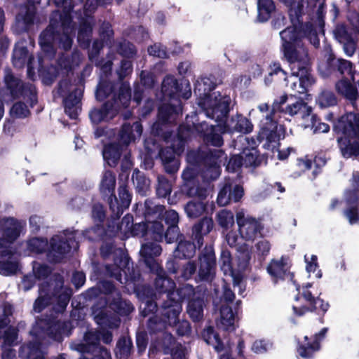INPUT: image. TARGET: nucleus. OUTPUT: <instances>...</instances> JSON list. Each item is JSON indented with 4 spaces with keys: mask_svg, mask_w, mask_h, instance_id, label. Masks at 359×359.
Returning a JSON list of instances; mask_svg holds the SVG:
<instances>
[{
    "mask_svg": "<svg viewBox=\"0 0 359 359\" xmlns=\"http://www.w3.org/2000/svg\"><path fill=\"white\" fill-rule=\"evenodd\" d=\"M63 278L60 275L54 276L50 282L43 281L39 285V297L34 304V311L41 312L46 306L53 304L55 312L45 318H37L29 333L32 340L20 347L19 356L23 359H45L42 346L47 345L50 339L62 341L65 337H69L72 330L70 321L63 319L72 290L63 285Z\"/></svg>",
    "mask_w": 359,
    "mask_h": 359,
    "instance_id": "1",
    "label": "nucleus"
},
{
    "mask_svg": "<svg viewBox=\"0 0 359 359\" xmlns=\"http://www.w3.org/2000/svg\"><path fill=\"white\" fill-rule=\"evenodd\" d=\"M320 34H323V27L310 22L292 25L280 32L283 54L290 63V71L294 73L311 71L308 50L302 40L306 39L317 48L320 45Z\"/></svg>",
    "mask_w": 359,
    "mask_h": 359,
    "instance_id": "2",
    "label": "nucleus"
},
{
    "mask_svg": "<svg viewBox=\"0 0 359 359\" xmlns=\"http://www.w3.org/2000/svg\"><path fill=\"white\" fill-rule=\"evenodd\" d=\"M57 7L62 8V13L55 11L52 13L49 26L40 34L39 44L43 53V58H39V68L43 65V60L54 57L55 50L53 43L58 41L59 46L67 50L72 45V36L75 27L72 24L71 11L73 9L72 0H54Z\"/></svg>",
    "mask_w": 359,
    "mask_h": 359,
    "instance_id": "3",
    "label": "nucleus"
},
{
    "mask_svg": "<svg viewBox=\"0 0 359 359\" xmlns=\"http://www.w3.org/2000/svg\"><path fill=\"white\" fill-rule=\"evenodd\" d=\"M114 84L102 78L95 93L98 100H103L113 94L111 100L104 103L100 107L94 108L89 112V117L94 124L109 122L114 118L121 109L127 108L131 100L129 84L123 83L117 92H114Z\"/></svg>",
    "mask_w": 359,
    "mask_h": 359,
    "instance_id": "4",
    "label": "nucleus"
},
{
    "mask_svg": "<svg viewBox=\"0 0 359 359\" xmlns=\"http://www.w3.org/2000/svg\"><path fill=\"white\" fill-rule=\"evenodd\" d=\"M161 90L165 97H168L170 102L163 104L158 109V121L152 127V131L157 135H161L162 124L171 123L176 121L182 114V103L180 97L189 99L191 95V88L188 82L178 83L177 79L172 76H166L163 82Z\"/></svg>",
    "mask_w": 359,
    "mask_h": 359,
    "instance_id": "5",
    "label": "nucleus"
},
{
    "mask_svg": "<svg viewBox=\"0 0 359 359\" xmlns=\"http://www.w3.org/2000/svg\"><path fill=\"white\" fill-rule=\"evenodd\" d=\"M100 253L104 259L111 255L114 264L104 266V275L113 277L121 284H129L137 281L140 275L133 267L130 258L121 248H116L112 243H104L100 248Z\"/></svg>",
    "mask_w": 359,
    "mask_h": 359,
    "instance_id": "6",
    "label": "nucleus"
},
{
    "mask_svg": "<svg viewBox=\"0 0 359 359\" xmlns=\"http://www.w3.org/2000/svg\"><path fill=\"white\" fill-rule=\"evenodd\" d=\"M337 142L345 158L359 155V114L348 113L342 116L334 128Z\"/></svg>",
    "mask_w": 359,
    "mask_h": 359,
    "instance_id": "7",
    "label": "nucleus"
},
{
    "mask_svg": "<svg viewBox=\"0 0 359 359\" xmlns=\"http://www.w3.org/2000/svg\"><path fill=\"white\" fill-rule=\"evenodd\" d=\"M142 133V126L140 122L136 121L133 125L123 124L118 135L121 145L116 143L105 145L102 151L104 160L109 166H116L121 156L122 147H127L132 142H135L137 138L140 137Z\"/></svg>",
    "mask_w": 359,
    "mask_h": 359,
    "instance_id": "8",
    "label": "nucleus"
},
{
    "mask_svg": "<svg viewBox=\"0 0 359 359\" xmlns=\"http://www.w3.org/2000/svg\"><path fill=\"white\" fill-rule=\"evenodd\" d=\"M4 83L6 90L1 89L0 95L5 100L6 94H8L13 99L22 97L29 102L30 107H33L37 102L35 86L32 83H24L9 69L4 71Z\"/></svg>",
    "mask_w": 359,
    "mask_h": 359,
    "instance_id": "9",
    "label": "nucleus"
},
{
    "mask_svg": "<svg viewBox=\"0 0 359 359\" xmlns=\"http://www.w3.org/2000/svg\"><path fill=\"white\" fill-rule=\"evenodd\" d=\"M189 126L181 125L178 128L177 140L172 147L161 149L159 151V157L165 168V171L169 174L177 172L180 168V162L175 155L180 154L184 149L185 141L191 135V131Z\"/></svg>",
    "mask_w": 359,
    "mask_h": 359,
    "instance_id": "10",
    "label": "nucleus"
},
{
    "mask_svg": "<svg viewBox=\"0 0 359 359\" xmlns=\"http://www.w3.org/2000/svg\"><path fill=\"white\" fill-rule=\"evenodd\" d=\"M313 288L312 283H306L303 285L302 289L297 287L299 292L295 297V304L292 306L294 313L301 316L309 311H321L325 313L330 305L328 302H325L318 297H316L317 292L313 293L310 289Z\"/></svg>",
    "mask_w": 359,
    "mask_h": 359,
    "instance_id": "11",
    "label": "nucleus"
},
{
    "mask_svg": "<svg viewBox=\"0 0 359 359\" xmlns=\"http://www.w3.org/2000/svg\"><path fill=\"white\" fill-rule=\"evenodd\" d=\"M231 102L229 95L214 92L212 97L206 98V100L198 101V105L203 110L207 117L220 124L223 123L230 111Z\"/></svg>",
    "mask_w": 359,
    "mask_h": 359,
    "instance_id": "12",
    "label": "nucleus"
},
{
    "mask_svg": "<svg viewBox=\"0 0 359 359\" xmlns=\"http://www.w3.org/2000/svg\"><path fill=\"white\" fill-rule=\"evenodd\" d=\"M271 116L272 113L263 115L257 140L264 149L273 151L278 147L280 140L284 138L285 131L283 126L274 121Z\"/></svg>",
    "mask_w": 359,
    "mask_h": 359,
    "instance_id": "13",
    "label": "nucleus"
},
{
    "mask_svg": "<svg viewBox=\"0 0 359 359\" xmlns=\"http://www.w3.org/2000/svg\"><path fill=\"white\" fill-rule=\"evenodd\" d=\"M78 231H65L62 234L55 235L50 241V248L47 253L49 262H59L72 249L78 248L76 241Z\"/></svg>",
    "mask_w": 359,
    "mask_h": 359,
    "instance_id": "14",
    "label": "nucleus"
},
{
    "mask_svg": "<svg viewBox=\"0 0 359 359\" xmlns=\"http://www.w3.org/2000/svg\"><path fill=\"white\" fill-rule=\"evenodd\" d=\"M57 93L63 97L65 113L72 118L76 119L81 110V99L83 95L81 87H76L67 80L59 83Z\"/></svg>",
    "mask_w": 359,
    "mask_h": 359,
    "instance_id": "15",
    "label": "nucleus"
},
{
    "mask_svg": "<svg viewBox=\"0 0 359 359\" xmlns=\"http://www.w3.org/2000/svg\"><path fill=\"white\" fill-rule=\"evenodd\" d=\"M167 299L161 306V314L163 316V322H158L157 318H150L148 322V329L151 332H161L165 327V323L168 325H175L178 320L180 314L182 311V304L179 300L166 297Z\"/></svg>",
    "mask_w": 359,
    "mask_h": 359,
    "instance_id": "16",
    "label": "nucleus"
},
{
    "mask_svg": "<svg viewBox=\"0 0 359 359\" xmlns=\"http://www.w3.org/2000/svg\"><path fill=\"white\" fill-rule=\"evenodd\" d=\"M201 166H203L201 175L204 180H215L220 175L219 164L226 157L221 149L199 150Z\"/></svg>",
    "mask_w": 359,
    "mask_h": 359,
    "instance_id": "17",
    "label": "nucleus"
},
{
    "mask_svg": "<svg viewBox=\"0 0 359 359\" xmlns=\"http://www.w3.org/2000/svg\"><path fill=\"white\" fill-rule=\"evenodd\" d=\"M198 269L196 281L210 283L215 277L216 257L213 248L205 246L198 256Z\"/></svg>",
    "mask_w": 359,
    "mask_h": 359,
    "instance_id": "18",
    "label": "nucleus"
},
{
    "mask_svg": "<svg viewBox=\"0 0 359 359\" xmlns=\"http://www.w3.org/2000/svg\"><path fill=\"white\" fill-rule=\"evenodd\" d=\"M236 222L241 237L246 241H253L263 229L261 223L256 218L245 215L243 210L236 213Z\"/></svg>",
    "mask_w": 359,
    "mask_h": 359,
    "instance_id": "19",
    "label": "nucleus"
},
{
    "mask_svg": "<svg viewBox=\"0 0 359 359\" xmlns=\"http://www.w3.org/2000/svg\"><path fill=\"white\" fill-rule=\"evenodd\" d=\"M12 313L13 306L8 303L0 307V339H4L1 347L11 348L18 344V330L15 328L11 327L5 331L2 330L10 323L8 318Z\"/></svg>",
    "mask_w": 359,
    "mask_h": 359,
    "instance_id": "20",
    "label": "nucleus"
},
{
    "mask_svg": "<svg viewBox=\"0 0 359 359\" xmlns=\"http://www.w3.org/2000/svg\"><path fill=\"white\" fill-rule=\"evenodd\" d=\"M243 194V187L238 184L234 179L227 177L219 191L217 202L219 205L225 206L231 201H239Z\"/></svg>",
    "mask_w": 359,
    "mask_h": 359,
    "instance_id": "21",
    "label": "nucleus"
},
{
    "mask_svg": "<svg viewBox=\"0 0 359 359\" xmlns=\"http://www.w3.org/2000/svg\"><path fill=\"white\" fill-rule=\"evenodd\" d=\"M83 343H72L70 345L71 349L76 351L78 352L84 353L98 351V354L95 355L93 358H88L84 355H81L79 359H101L102 355L101 354V349L104 348L103 347H99L100 341V334L97 331L89 330L86 332L83 337Z\"/></svg>",
    "mask_w": 359,
    "mask_h": 359,
    "instance_id": "22",
    "label": "nucleus"
},
{
    "mask_svg": "<svg viewBox=\"0 0 359 359\" xmlns=\"http://www.w3.org/2000/svg\"><path fill=\"white\" fill-rule=\"evenodd\" d=\"M93 314L95 316V322L100 325L103 330L98 332L100 339L105 344H110L112 341V334L109 331H105L104 328L116 329L119 327L120 319L112 313H108L104 311H97L93 308Z\"/></svg>",
    "mask_w": 359,
    "mask_h": 359,
    "instance_id": "23",
    "label": "nucleus"
},
{
    "mask_svg": "<svg viewBox=\"0 0 359 359\" xmlns=\"http://www.w3.org/2000/svg\"><path fill=\"white\" fill-rule=\"evenodd\" d=\"M219 127L223 133H227L248 134L253 130V125L250 121L241 114H236L230 118L226 117Z\"/></svg>",
    "mask_w": 359,
    "mask_h": 359,
    "instance_id": "24",
    "label": "nucleus"
},
{
    "mask_svg": "<svg viewBox=\"0 0 359 359\" xmlns=\"http://www.w3.org/2000/svg\"><path fill=\"white\" fill-rule=\"evenodd\" d=\"M287 86L294 93L303 94L307 92L309 88L315 83V79L311 74V71L304 72L299 71L298 73H294L291 71L289 76H287Z\"/></svg>",
    "mask_w": 359,
    "mask_h": 359,
    "instance_id": "25",
    "label": "nucleus"
},
{
    "mask_svg": "<svg viewBox=\"0 0 359 359\" xmlns=\"http://www.w3.org/2000/svg\"><path fill=\"white\" fill-rule=\"evenodd\" d=\"M28 6L22 9L16 16L15 30L18 33L27 32L35 21V4H39L41 0H27Z\"/></svg>",
    "mask_w": 359,
    "mask_h": 359,
    "instance_id": "26",
    "label": "nucleus"
},
{
    "mask_svg": "<svg viewBox=\"0 0 359 359\" xmlns=\"http://www.w3.org/2000/svg\"><path fill=\"white\" fill-rule=\"evenodd\" d=\"M13 64L16 68H22L25 65L27 67V75L31 79L35 76L34 67L32 65L34 58L29 55L27 48L22 42L16 43L13 53Z\"/></svg>",
    "mask_w": 359,
    "mask_h": 359,
    "instance_id": "27",
    "label": "nucleus"
},
{
    "mask_svg": "<svg viewBox=\"0 0 359 359\" xmlns=\"http://www.w3.org/2000/svg\"><path fill=\"white\" fill-rule=\"evenodd\" d=\"M118 197L120 202L118 201L114 194L109 198V208L112 212V217L114 218H118L131 203L132 196L126 184L119 186Z\"/></svg>",
    "mask_w": 359,
    "mask_h": 359,
    "instance_id": "28",
    "label": "nucleus"
},
{
    "mask_svg": "<svg viewBox=\"0 0 359 359\" xmlns=\"http://www.w3.org/2000/svg\"><path fill=\"white\" fill-rule=\"evenodd\" d=\"M234 148L242 150L240 156H242L243 166H256L259 163L257 151L255 148L246 147L248 144V140L244 135H239L233 142Z\"/></svg>",
    "mask_w": 359,
    "mask_h": 359,
    "instance_id": "29",
    "label": "nucleus"
},
{
    "mask_svg": "<svg viewBox=\"0 0 359 359\" xmlns=\"http://www.w3.org/2000/svg\"><path fill=\"white\" fill-rule=\"evenodd\" d=\"M162 248L160 245L149 242L142 244L140 251L141 257L144 259V262L150 270H160V264L154 259L161 255Z\"/></svg>",
    "mask_w": 359,
    "mask_h": 359,
    "instance_id": "30",
    "label": "nucleus"
},
{
    "mask_svg": "<svg viewBox=\"0 0 359 359\" xmlns=\"http://www.w3.org/2000/svg\"><path fill=\"white\" fill-rule=\"evenodd\" d=\"M219 124L217 126L208 125L205 122L201 123L199 126L196 127V130L201 133L203 136L205 141L215 147H220L223 144V139L219 133L222 130L219 128Z\"/></svg>",
    "mask_w": 359,
    "mask_h": 359,
    "instance_id": "31",
    "label": "nucleus"
},
{
    "mask_svg": "<svg viewBox=\"0 0 359 359\" xmlns=\"http://www.w3.org/2000/svg\"><path fill=\"white\" fill-rule=\"evenodd\" d=\"M220 269L224 276H229L233 282L234 287L238 286L241 288V276L238 272H236L232 267L231 255L229 250H223L219 258Z\"/></svg>",
    "mask_w": 359,
    "mask_h": 359,
    "instance_id": "32",
    "label": "nucleus"
},
{
    "mask_svg": "<svg viewBox=\"0 0 359 359\" xmlns=\"http://www.w3.org/2000/svg\"><path fill=\"white\" fill-rule=\"evenodd\" d=\"M287 262V257L283 256L279 259H272L268 264L266 271L274 283L284 279L289 268Z\"/></svg>",
    "mask_w": 359,
    "mask_h": 359,
    "instance_id": "33",
    "label": "nucleus"
},
{
    "mask_svg": "<svg viewBox=\"0 0 359 359\" xmlns=\"http://www.w3.org/2000/svg\"><path fill=\"white\" fill-rule=\"evenodd\" d=\"M187 159L189 165L184 170L182 178L185 184H188L194 180L198 173V165L201 166L199 150L189 151Z\"/></svg>",
    "mask_w": 359,
    "mask_h": 359,
    "instance_id": "34",
    "label": "nucleus"
},
{
    "mask_svg": "<svg viewBox=\"0 0 359 359\" xmlns=\"http://www.w3.org/2000/svg\"><path fill=\"white\" fill-rule=\"evenodd\" d=\"M312 109L302 99H297L294 96L290 95V102L285 107V113L290 116L299 114L302 118L310 116Z\"/></svg>",
    "mask_w": 359,
    "mask_h": 359,
    "instance_id": "35",
    "label": "nucleus"
},
{
    "mask_svg": "<svg viewBox=\"0 0 359 359\" xmlns=\"http://www.w3.org/2000/svg\"><path fill=\"white\" fill-rule=\"evenodd\" d=\"M150 271L156 276L154 280V285L158 293H166L167 295L174 291L175 283L166 276L165 272L161 266H160V270Z\"/></svg>",
    "mask_w": 359,
    "mask_h": 359,
    "instance_id": "36",
    "label": "nucleus"
},
{
    "mask_svg": "<svg viewBox=\"0 0 359 359\" xmlns=\"http://www.w3.org/2000/svg\"><path fill=\"white\" fill-rule=\"evenodd\" d=\"M216 84L211 77H201L196 80L194 87V93L198 101L206 100V98L212 97V90L215 89Z\"/></svg>",
    "mask_w": 359,
    "mask_h": 359,
    "instance_id": "37",
    "label": "nucleus"
},
{
    "mask_svg": "<svg viewBox=\"0 0 359 359\" xmlns=\"http://www.w3.org/2000/svg\"><path fill=\"white\" fill-rule=\"evenodd\" d=\"M287 7V13L292 25H299L304 14V0H278Z\"/></svg>",
    "mask_w": 359,
    "mask_h": 359,
    "instance_id": "38",
    "label": "nucleus"
},
{
    "mask_svg": "<svg viewBox=\"0 0 359 359\" xmlns=\"http://www.w3.org/2000/svg\"><path fill=\"white\" fill-rule=\"evenodd\" d=\"M351 81H352L351 79H342L336 83L335 86L338 93L348 100L353 104L358 100V92Z\"/></svg>",
    "mask_w": 359,
    "mask_h": 359,
    "instance_id": "39",
    "label": "nucleus"
},
{
    "mask_svg": "<svg viewBox=\"0 0 359 359\" xmlns=\"http://www.w3.org/2000/svg\"><path fill=\"white\" fill-rule=\"evenodd\" d=\"M205 306L204 295L189 301L187 312L193 321L198 322L203 319Z\"/></svg>",
    "mask_w": 359,
    "mask_h": 359,
    "instance_id": "40",
    "label": "nucleus"
},
{
    "mask_svg": "<svg viewBox=\"0 0 359 359\" xmlns=\"http://www.w3.org/2000/svg\"><path fill=\"white\" fill-rule=\"evenodd\" d=\"M213 222L212 219L204 217L192 229V238L200 247L203 243V235L208 234L212 229Z\"/></svg>",
    "mask_w": 359,
    "mask_h": 359,
    "instance_id": "41",
    "label": "nucleus"
},
{
    "mask_svg": "<svg viewBox=\"0 0 359 359\" xmlns=\"http://www.w3.org/2000/svg\"><path fill=\"white\" fill-rule=\"evenodd\" d=\"M18 259L15 256L13 250H10L8 255L0 258V274L4 276L15 274L18 271Z\"/></svg>",
    "mask_w": 359,
    "mask_h": 359,
    "instance_id": "42",
    "label": "nucleus"
},
{
    "mask_svg": "<svg viewBox=\"0 0 359 359\" xmlns=\"http://www.w3.org/2000/svg\"><path fill=\"white\" fill-rule=\"evenodd\" d=\"M86 15L87 18L81 22L78 33V42L83 48L89 46L94 22L93 19L88 13Z\"/></svg>",
    "mask_w": 359,
    "mask_h": 359,
    "instance_id": "43",
    "label": "nucleus"
},
{
    "mask_svg": "<svg viewBox=\"0 0 359 359\" xmlns=\"http://www.w3.org/2000/svg\"><path fill=\"white\" fill-rule=\"evenodd\" d=\"M235 313L229 306H222L220 310V318L217 323L219 328L231 331L235 329Z\"/></svg>",
    "mask_w": 359,
    "mask_h": 359,
    "instance_id": "44",
    "label": "nucleus"
},
{
    "mask_svg": "<svg viewBox=\"0 0 359 359\" xmlns=\"http://www.w3.org/2000/svg\"><path fill=\"white\" fill-rule=\"evenodd\" d=\"M109 307L121 316H128L134 310L132 304L121 297L120 292H116V297L109 302Z\"/></svg>",
    "mask_w": 359,
    "mask_h": 359,
    "instance_id": "45",
    "label": "nucleus"
},
{
    "mask_svg": "<svg viewBox=\"0 0 359 359\" xmlns=\"http://www.w3.org/2000/svg\"><path fill=\"white\" fill-rule=\"evenodd\" d=\"M352 189L344 193V201L348 208L357 207L356 203L359 196V174L353 172L351 180Z\"/></svg>",
    "mask_w": 359,
    "mask_h": 359,
    "instance_id": "46",
    "label": "nucleus"
},
{
    "mask_svg": "<svg viewBox=\"0 0 359 359\" xmlns=\"http://www.w3.org/2000/svg\"><path fill=\"white\" fill-rule=\"evenodd\" d=\"M203 294L196 291L194 287L189 284H187L180 288L177 289L176 291H173L170 294H167L166 297H170L176 300H179L182 304V302L184 299L191 300L193 298H196L197 296L201 297Z\"/></svg>",
    "mask_w": 359,
    "mask_h": 359,
    "instance_id": "47",
    "label": "nucleus"
},
{
    "mask_svg": "<svg viewBox=\"0 0 359 359\" xmlns=\"http://www.w3.org/2000/svg\"><path fill=\"white\" fill-rule=\"evenodd\" d=\"M116 186V177L114 174L109 170H106L102 175L100 182V191L105 196H114Z\"/></svg>",
    "mask_w": 359,
    "mask_h": 359,
    "instance_id": "48",
    "label": "nucleus"
},
{
    "mask_svg": "<svg viewBox=\"0 0 359 359\" xmlns=\"http://www.w3.org/2000/svg\"><path fill=\"white\" fill-rule=\"evenodd\" d=\"M132 180L137 193L141 196H146L149 191L150 180L138 170L133 171Z\"/></svg>",
    "mask_w": 359,
    "mask_h": 359,
    "instance_id": "49",
    "label": "nucleus"
},
{
    "mask_svg": "<svg viewBox=\"0 0 359 359\" xmlns=\"http://www.w3.org/2000/svg\"><path fill=\"white\" fill-rule=\"evenodd\" d=\"M143 215L145 219H158L164 212L165 208L163 205L156 204L151 199H147L144 204Z\"/></svg>",
    "mask_w": 359,
    "mask_h": 359,
    "instance_id": "50",
    "label": "nucleus"
},
{
    "mask_svg": "<svg viewBox=\"0 0 359 359\" xmlns=\"http://www.w3.org/2000/svg\"><path fill=\"white\" fill-rule=\"evenodd\" d=\"M196 253V245L194 243L180 240L174 252L175 257L180 259L191 258Z\"/></svg>",
    "mask_w": 359,
    "mask_h": 359,
    "instance_id": "51",
    "label": "nucleus"
},
{
    "mask_svg": "<svg viewBox=\"0 0 359 359\" xmlns=\"http://www.w3.org/2000/svg\"><path fill=\"white\" fill-rule=\"evenodd\" d=\"M202 336L208 344L213 346L217 353L222 352L224 349V346L221 341L219 335L215 333L213 327H208L203 332Z\"/></svg>",
    "mask_w": 359,
    "mask_h": 359,
    "instance_id": "52",
    "label": "nucleus"
},
{
    "mask_svg": "<svg viewBox=\"0 0 359 359\" xmlns=\"http://www.w3.org/2000/svg\"><path fill=\"white\" fill-rule=\"evenodd\" d=\"M258 20L264 22L267 21L275 11V4L272 0H259L257 2Z\"/></svg>",
    "mask_w": 359,
    "mask_h": 359,
    "instance_id": "53",
    "label": "nucleus"
},
{
    "mask_svg": "<svg viewBox=\"0 0 359 359\" xmlns=\"http://www.w3.org/2000/svg\"><path fill=\"white\" fill-rule=\"evenodd\" d=\"M83 57L78 50H74L70 57L62 55L58 60V65L60 68L71 70L78 67L81 62Z\"/></svg>",
    "mask_w": 359,
    "mask_h": 359,
    "instance_id": "54",
    "label": "nucleus"
},
{
    "mask_svg": "<svg viewBox=\"0 0 359 359\" xmlns=\"http://www.w3.org/2000/svg\"><path fill=\"white\" fill-rule=\"evenodd\" d=\"M205 205L201 200H191L184 205V211L189 218H197L202 215Z\"/></svg>",
    "mask_w": 359,
    "mask_h": 359,
    "instance_id": "55",
    "label": "nucleus"
},
{
    "mask_svg": "<svg viewBox=\"0 0 359 359\" xmlns=\"http://www.w3.org/2000/svg\"><path fill=\"white\" fill-rule=\"evenodd\" d=\"M147 222L148 236L156 241H161L163 238L164 228L160 221L146 219Z\"/></svg>",
    "mask_w": 359,
    "mask_h": 359,
    "instance_id": "56",
    "label": "nucleus"
},
{
    "mask_svg": "<svg viewBox=\"0 0 359 359\" xmlns=\"http://www.w3.org/2000/svg\"><path fill=\"white\" fill-rule=\"evenodd\" d=\"M306 341L305 344H300L297 351L299 355L305 358H311L313 353L320 349V344L317 340H313L311 343L307 341L308 337H304Z\"/></svg>",
    "mask_w": 359,
    "mask_h": 359,
    "instance_id": "57",
    "label": "nucleus"
},
{
    "mask_svg": "<svg viewBox=\"0 0 359 359\" xmlns=\"http://www.w3.org/2000/svg\"><path fill=\"white\" fill-rule=\"evenodd\" d=\"M132 341L130 339L122 337L116 344V355L119 359H126L132 349Z\"/></svg>",
    "mask_w": 359,
    "mask_h": 359,
    "instance_id": "58",
    "label": "nucleus"
},
{
    "mask_svg": "<svg viewBox=\"0 0 359 359\" xmlns=\"http://www.w3.org/2000/svg\"><path fill=\"white\" fill-rule=\"evenodd\" d=\"M334 65L337 67V70L341 74L344 76H349L351 77V80L354 82L355 74L358 75V73L355 72L353 67V64L350 61L339 58Z\"/></svg>",
    "mask_w": 359,
    "mask_h": 359,
    "instance_id": "59",
    "label": "nucleus"
},
{
    "mask_svg": "<svg viewBox=\"0 0 359 359\" xmlns=\"http://www.w3.org/2000/svg\"><path fill=\"white\" fill-rule=\"evenodd\" d=\"M271 248V245L270 242L266 239L260 240L256 243L255 245V253L259 262H263L269 255Z\"/></svg>",
    "mask_w": 359,
    "mask_h": 359,
    "instance_id": "60",
    "label": "nucleus"
},
{
    "mask_svg": "<svg viewBox=\"0 0 359 359\" xmlns=\"http://www.w3.org/2000/svg\"><path fill=\"white\" fill-rule=\"evenodd\" d=\"M48 241L41 238H33L27 241V250L31 252L39 254L48 248Z\"/></svg>",
    "mask_w": 359,
    "mask_h": 359,
    "instance_id": "61",
    "label": "nucleus"
},
{
    "mask_svg": "<svg viewBox=\"0 0 359 359\" xmlns=\"http://www.w3.org/2000/svg\"><path fill=\"white\" fill-rule=\"evenodd\" d=\"M316 102L320 107L326 108L335 105L337 104V98L332 91L323 90L318 95Z\"/></svg>",
    "mask_w": 359,
    "mask_h": 359,
    "instance_id": "62",
    "label": "nucleus"
},
{
    "mask_svg": "<svg viewBox=\"0 0 359 359\" xmlns=\"http://www.w3.org/2000/svg\"><path fill=\"white\" fill-rule=\"evenodd\" d=\"M219 224L225 229H229L234 224V217L231 211L222 210L217 215Z\"/></svg>",
    "mask_w": 359,
    "mask_h": 359,
    "instance_id": "63",
    "label": "nucleus"
},
{
    "mask_svg": "<svg viewBox=\"0 0 359 359\" xmlns=\"http://www.w3.org/2000/svg\"><path fill=\"white\" fill-rule=\"evenodd\" d=\"M172 191V185L169 180L164 176H158L156 186V194L158 197L165 198Z\"/></svg>",
    "mask_w": 359,
    "mask_h": 359,
    "instance_id": "64",
    "label": "nucleus"
}]
</instances>
